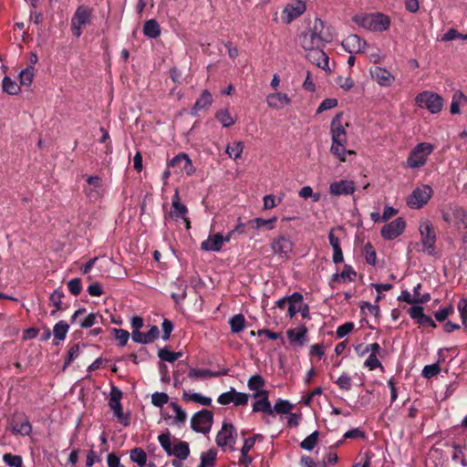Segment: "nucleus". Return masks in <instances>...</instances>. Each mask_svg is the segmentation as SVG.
I'll return each instance as SVG.
<instances>
[{
	"mask_svg": "<svg viewBox=\"0 0 467 467\" xmlns=\"http://www.w3.org/2000/svg\"><path fill=\"white\" fill-rule=\"evenodd\" d=\"M324 26L325 24L320 18H315L312 26L300 36L299 43L304 51L323 46V38L321 35Z\"/></svg>",
	"mask_w": 467,
	"mask_h": 467,
	"instance_id": "7ed1b4c3",
	"label": "nucleus"
},
{
	"mask_svg": "<svg viewBox=\"0 0 467 467\" xmlns=\"http://www.w3.org/2000/svg\"><path fill=\"white\" fill-rule=\"evenodd\" d=\"M249 400V395L244 392H238L234 388H231L228 391L219 395L217 402L221 405H229L233 403L234 406L246 405Z\"/></svg>",
	"mask_w": 467,
	"mask_h": 467,
	"instance_id": "a211bd4d",
	"label": "nucleus"
},
{
	"mask_svg": "<svg viewBox=\"0 0 467 467\" xmlns=\"http://www.w3.org/2000/svg\"><path fill=\"white\" fill-rule=\"evenodd\" d=\"M237 432L231 423H223L216 435V443L219 447L233 448L235 443Z\"/></svg>",
	"mask_w": 467,
	"mask_h": 467,
	"instance_id": "aec40b11",
	"label": "nucleus"
},
{
	"mask_svg": "<svg viewBox=\"0 0 467 467\" xmlns=\"http://www.w3.org/2000/svg\"><path fill=\"white\" fill-rule=\"evenodd\" d=\"M306 58L319 68L330 73L329 57L322 49V47L305 50Z\"/></svg>",
	"mask_w": 467,
	"mask_h": 467,
	"instance_id": "4468645a",
	"label": "nucleus"
},
{
	"mask_svg": "<svg viewBox=\"0 0 467 467\" xmlns=\"http://www.w3.org/2000/svg\"><path fill=\"white\" fill-rule=\"evenodd\" d=\"M182 398L184 400L192 401L203 406H210L212 404L211 398L197 392H184Z\"/></svg>",
	"mask_w": 467,
	"mask_h": 467,
	"instance_id": "4c0bfd02",
	"label": "nucleus"
},
{
	"mask_svg": "<svg viewBox=\"0 0 467 467\" xmlns=\"http://www.w3.org/2000/svg\"><path fill=\"white\" fill-rule=\"evenodd\" d=\"M168 455H172L181 461L186 460L190 455L189 444L182 441L174 443Z\"/></svg>",
	"mask_w": 467,
	"mask_h": 467,
	"instance_id": "2f4dec72",
	"label": "nucleus"
},
{
	"mask_svg": "<svg viewBox=\"0 0 467 467\" xmlns=\"http://www.w3.org/2000/svg\"><path fill=\"white\" fill-rule=\"evenodd\" d=\"M294 405L287 400L278 399L275 406L272 408L274 412H277L280 414H288L293 410Z\"/></svg>",
	"mask_w": 467,
	"mask_h": 467,
	"instance_id": "3c124183",
	"label": "nucleus"
},
{
	"mask_svg": "<svg viewBox=\"0 0 467 467\" xmlns=\"http://www.w3.org/2000/svg\"><path fill=\"white\" fill-rule=\"evenodd\" d=\"M353 22L359 27L371 32H384L390 26V18L382 13L358 14L353 16Z\"/></svg>",
	"mask_w": 467,
	"mask_h": 467,
	"instance_id": "f03ea898",
	"label": "nucleus"
},
{
	"mask_svg": "<svg viewBox=\"0 0 467 467\" xmlns=\"http://www.w3.org/2000/svg\"><path fill=\"white\" fill-rule=\"evenodd\" d=\"M88 187L85 189L89 198L98 197L101 189V180L99 176H88L87 178Z\"/></svg>",
	"mask_w": 467,
	"mask_h": 467,
	"instance_id": "473e14b6",
	"label": "nucleus"
},
{
	"mask_svg": "<svg viewBox=\"0 0 467 467\" xmlns=\"http://www.w3.org/2000/svg\"><path fill=\"white\" fill-rule=\"evenodd\" d=\"M213 416L207 410L194 413L191 419L192 429L200 433H207L212 429Z\"/></svg>",
	"mask_w": 467,
	"mask_h": 467,
	"instance_id": "1a4fd4ad",
	"label": "nucleus"
},
{
	"mask_svg": "<svg viewBox=\"0 0 467 467\" xmlns=\"http://www.w3.org/2000/svg\"><path fill=\"white\" fill-rule=\"evenodd\" d=\"M64 297V294L60 289H56L52 292L49 296L50 305L54 306V310L51 311V315H54L57 311L61 309L62 299Z\"/></svg>",
	"mask_w": 467,
	"mask_h": 467,
	"instance_id": "de8ad7c7",
	"label": "nucleus"
},
{
	"mask_svg": "<svg viewBox=\"0 0 467 467\" xmlns=\"http://www.w3.org/2000/svg\"><path fill=\"white\" fill-rule=\"evenodd\" d=\"M169 401V396L165 392H154L151 394V403L155 407L162 408Z\"/></svg>",
	"mask_w": 467,
	"mask_h": 467,
	"instance_id": "13d9d810",
	"label": "nucleus"
},
{
	"mask_svg": "<svg viewBox=\"0 0 467 467\" xmlns=\"http://www.w3.org/2000/svg\"><path fill=\"white\" fill-rule=\"evenodd\" d=\"M458 310L462 325L467 327V299H461L458 303Z\"/></svg>",
	"mask_w": 467,
	"mask_h": 467,
	"instance_id": "338daca9",
	"label": "nucleus"
},
{
	"mask_svg": "<svg viewBox=\"0 0 467 467\" xmlns=\"http://www.w3.org/2000/svg\"><path fill=\"white\" fill-rule=\"evenodd\" d=\"M69 330V326L65 321H59L53 327V335L58 341H63Z\"/></svg>",
	"mask_w": 467,
	"mask_h": 467,
	"instance_id": "a19ab883",
	"label": "nucleus"
},
{
	"mask_svg": "<svg viewBox=\"0 0 467 467\" xmlns=\"http://www.w3.org/2000/svg\"><path fill=\"white\" fill-rule=\"evenodd\" d=\"M158 441L161 444V446L163 448V450L169 454L171 450L172 449L173 444L171 441V435L169 432L162 433L158 436Z\"/></svg>",
	"mask_w": 467,
	"mask_h": 467,
	"instance_id": "69168bd1",
	"label": "nucleus"
},
{
	"mask_svg": "<svg viewBox=\"0 0 467 467\" xmlns=\"http://www.w3.org/2000/svg\"><path fill=\"white\" fill-rule=\"evenodd\" d=\"M290 345L294 348H301L307 342V328L305 325H299L286 331Z\"/></svg>",
	"mask_w": 467,
	"mask_h": 467,
	"instance_id": "5701e85b",
	"label": "nucleus"
},
{
	"mask_svg": "<svg viewBox=\"0 0 467 467\" xmlns=\"http://www.w3.org/2000/svg\"><path fill=\"white\" fill-rule=\"evenodd\" d=\"M462 101H467V97L461 91H456L451 99V113L457 114L460 112V107L462 105Z\"/></svg>",
	"mask_w": 467,
	"mask_h": 467,
	"instance_id": "49530a36",
	"label": "nucleus"
},
{
	"mask_svg": "<svg viewBox=\"0 0 467 467\" xmlns=\"http://www.w3.org/2000/svg\"><path fill=\"white\" fill-rule=\"evenodd\" d=\"M248 389L252 391L259 392L263 391V387L265 386V379L259 374H254L251 376L247 381Z\"/></svg>",
	"mask_w": 467,
	"mask_h": 467,
	"instance_id": "37998d69",
	"label": "nucleus"
},
{
	"mask_svg": "<svg viewBox=\"0 0 467 467\" xmlns=\"http://www.w3.org/2000/svg\"><path fill=\"white\" fill-rule=\"evenodd\" d=\"M169 406L174 413L173 416H170L164 412H161V418L163 420L172 419V421H171L172 424H175L178 426L183 425L187 420L186 411L179 404H177L175 402H171Z\"/></svg>",
	"mask_w": 467,
	"mask_h": 467,
	"instance_id": "c85d7f7f",
	"label": "nucleus"
},
{
	"mask_svg": "<svg viewBox=\"0 0 467 467\" xmlns=\"http://www.w3.org/2000/svg\"><path fill=\"white\" fill-rule=\"evenodd\" d=\"M11 431L15 434H20L23 436H27L30 434L32 431V427L30 422L27 420H25L21 422H16L12 425Z\"/></svg>",
	"mask_w": 467,
	"mask_h": 467,
	"instance_id": "c03bdc74",
	"label": "nucleus"
},
{
	"mask_svg": "<svg viewBox=\"0 0 467 467\" xmlns=\"http://www.w3.org/2000/svg\"><path fill=\"white\" fill-rule=\"evenodd\" d=\"M4 462L10 467H24L23 459L19 455H13L11 453H5L3 455Z\"/></svg>",
	"mask_w": 467,
	"mask_h": 467,
	"instance_id": "4d7b16f0",
	"label": "nucleus"
},
{
	"mask_svg": "<svg viewBox=\"0 0 467 467\" xmlns=\"http://www.w3.org/2000/svg\"><path fill=\"white\" fill-rule=\"evenodd\" d=\"M406 228V221L398 218L387 224H385L380 231L381 236L385 240H393L400 235Z\"/></svg>",
	"mask_w": 467,
	"mask_h": 467,
	"instance_id": "412c9836",
	"label": "nucleus"
},
{
	"mask_svg": "<svg viewBox=\"0 0 467 467\" xmlns=\"http://www.w3.org/2000/svg\"><path fill=\"white\" fill-rule=\"evenodd\" d=\"M213 104V97L209 90L203 89L200 97L195 101L192 108L191 113L193 116H197L200 111L207 109Z\"/></svg>",
	"mask_w": 467,
	"mask_h": 467,
	"instance_id": "c756f323",
	"label": "nucleus"
},
{
	"mask_svg": "<svg viewBox=\"0 0 467 467\" xmlns=\"http://www.w3.org/2000/svg\"><path fill=\"white\" fill-rule=\"evenodd\" d=\"M35 76V67H27L19 73L20 85L29 87L33 82Z\"/></svg>",
	"mask_w": 467,
	"mask_h": 467,
	"instance_id": "a18cd8bd",
	"label": "nucleus"
},
{
	"mask_svg": "<svg viewBox=\"0 0 467 467\" xmlns=\"http://www.w3.org/2000/svg\"><path fill=\"white\" fill-rule=\"evenodd\" d=\"M218 375V372L207 368H191L188 373V377L192 380H205Z\"/></svg>",
	"mask_w": 467,
	"mask_h": 467,
	"instance_id": "72a5a7b5",
	"label": "nucleus"
},
{
	"mask_svg": "<svg viewBox=\"0 0 467 467\" xmlns=\"http://www.w3.org/2000/svg\"><path fill=\"white\" fill-rule=\"evenodd\" d=\"M188 209L185 204L181 201L179 191L176 189L171 199V208L169 213L165 216V220H182L185 223L186 229H190L191 222L187 217Z\"/></svg>",
	"mask_w": 467,
	"mask_h": 467,
	"instance_id": "39448f33",
	"label": "nucleus"
},
{
	"mask_svg": "<svg viewBox=\"0 0 467 467\" xmlns=\"http://www.w3.org/2000/svg\"><path fill=\"white\" fill-rule=\"evenodd\" d=\"M356 277V272L349 265H345L343 271L340 274L335 275V279L345 283L354 280Z\"/></svg>",
	"mask_w": 467,
	"mask_h": 467,
	"instance_id": "864d4df0",
	"label": "nucleus"
},
{
	"mask_svg": "<svg viewBox=\"0 0 467 467\" xmlns=\"http://www.w3.org/2000/svg\"><path fill=\"white\" fill-rule=\"evenodd\" d=\"M335 383L338 386V388L342 390L348 391L351 389V378L350 376L343 372L337 379L335 381Z\"/></svg>",
	"mask_w": 467,
	"mask_h": 467,
	"instance_id": "bf43d9fd",
	"label": "nucleus"
},
{
	"mask_svg": "<svg viewBox=\"0 0 467 467\" xmlns=\"http://www.w3.org/2000/svg\"><path fill=\"white\" fill-rule=\"evenodd\" d=\"M410 318L415 319L417 323L423 327H436V324L431 317L423 314V308L419 305L410 306Z\"/></svg>",
	"mask_w": 467,
	"mask_h": 467,
	"instance_id": "cd10ccee",
	"label": "nucleus"
},
{
	"mask_svg": "<svg viewBox=\"0 0 467 467\" xmlns=\"http://www.w3.org/2000/svg\"><path fill=\"white\" fill-rule=\"evenodd\" d=\"M255 442L254 438H249L244 440L243 448L241 450L240 462L248 465L252 462V459L248 456L250 450L254 447Z\"/></svg>",
	"mask_w": 467,
	"mask_h": 467,
	"instance_id": "ea45409f",
	"label": "nucleus"
},
{
	"mask_svg": "<svg viewBox=\"0 0 467 467\" xmlns=\"http://www.w3.org/2000/svg\"><path fill=\"white\" fill-rule=\"evenodd\" d=\"M368 73L370 78L380 87L389 88L395 82V76L383 67H372Z\"/></svg>",
	"mask_w": 467,
	"mask_h": 467,
	"instance_id": "2eb2a0df",
	"label": "nucleus"
},
{
	"mask_svg": "<svg viewBox=\"0 0 467 467\" xmlns=\"http://www.w3.org/2000/svg\"><path fill=\"white\" fill-rule=\"evenodd\" d=\"M215 119L223 128H230L234 125L235 119L232 116L228 109H221L216 111Z\"/></svg>",
	"mask_w": 467,
	"mask_h": 467,
	"instance_id": "f704fd0d",
	"label": "nucleus"
},
{
	"mask_svg": "<svg viewBox=\"0 0 467 467\" xmlns=\"http://www.w3.org/2000/svg\"><path fill=\"white\" fill-rule=\"evenodd\" d=\"M244 148V145L242 141H234L226 146L225 152L231 159L237 160L242 157Z\"/></svg>",
	"mask_w": 467,
	"mask_h": 467,
	"instance_id": "58836bf2",
	"label": "nucleus"
},
{
	"mask_svg": "<svg viewBox=\"0 0 467 467\" xmlns=\"http://www.w3.org/2000/svg\"><path fill=\"white\" fill-rule=\"evenodd\" d=\"M356 190L355 182L351 180H340L329 184L328 191L333 196L352 194Z\"/></svg>",
	"mask_w": 467,
	"mask_h": 467,
	"instance_id": "b1692460",
	"label": "nucleus"
},
{
	"mask_svg": "<svg viewBox=\"0 0 467 467\" xmlns=\"http://www.w3.org/2000/svg\"><path fill=\"white\" fill-rule=\"evenodd\" d=\"M130 460L142 467L147 462V454L141 448H135L130 451Z\"/></svg>",
	"mask_w": 467,
	"mask_h": 467,
	"instance_id": "09e8293b",
	"label": "nucleus"
},
{
	"mask_svg": "<svg viewBox=\"0 0 467 467\" xmlns=\"http://www.w3.org/2000/svg\"><path fill=\"white\" fill-rule=\"evenodd\" d=\"M319 432L317 431H313L307 437H306L300 443V447L307 451H311L317 444Z\"/></svg>",
	"mask_w": 467,
	"mask_h": 467,
	"instance_id": "79ce46f5",
	"label": "nucleus"
},
{
	"mask_svg": "<svg viewBox=\"0 0 467 467\" xmlns=\"http://www.w3.org/2000/svg\"><path fill=\"white\" fill-rule=\"evenodd\" d=\"M90 12L85 6L77 8L71 19V30L76 37H79L82 34V28L89 22Z\"/></svg>",
	"mask_w": 467,
	"mask_h": 467,
	"instance_id": "dca6fc26",
	"label": "nucleus"
},
{
	"mask_svg": "<svg viewBox=\"0 0 467 467\" xmlns=\"http://www.w3.org/2000/svg\"><path fill=\"white\" fill-rule=\"evenodd\" d=\"M229 324L233 333H239L244 328V317L241 314L234 315L231 317Z\"/></svg>",
	"mask_w": 467,
	"mask_h": 467,
	"instance_id": "8fccbe9b",
	"label": "nucleus"
},
{
	"mask_svg": "<svg viewBox=\"0 0 467 467\" xmlns=\"http://www.w3.org/2000/svg\"><path fill=\"white\" fill-rule=\"evenodd\" d=\"M122 397V392L113 388L110 391V398L109 400V406L114 413V416L118 419V420L123 424L124 426H128L130 423L129 416L124 414L122 410V405L120 402Z\"/></svg>",
	"mask_w": 467,
	"mask_h": 467,
	"instance_id": "f8f14e48",
	"label": "nucleus"
},
{
	"mask_svg": "<svg viewBox=\"0 0 467 467\" xmlns=\"http://www.w3.org/2000/svg\"><path fill=\"white\" fill-rule=\"evenodd\" d=\"M432 151L433 146L431 143H419L410 152V168H419L423 166Z\"/></svg>",
	"mask_w": 467,
	"mask_h": 467,
	"instance_id": "9b49d317",
	"label": "nucleus"
},
{
	"mask_svg": "<svg viewBox=\"0 0 467 467\" xmlns=\"http://www.w3.org/2000/svg\"><path fill=\"white\" fill-rule=\"evenodd\" d=\"M303 296L295 292L288 296H283L279 298L275 303V307L279 309H284L287 306V317L289 318H293L299 311V307L302 306Z\"/></svg>",
	"mask_w": 467,
	"mask_h": 467,
	"instance_id": "0eeeda50",
	"label": "nucleus"
},
{
	"mask_svg": "<svg viewBox=\"0 0 467 467\" xmlns=\"http://www.w3.org/2000/svg\"><path fill=\"white\" fill-rule=\"evenodd\" d=\"M267 106L275 110H281L292 105V98L285 92L275 91L265 97Z\"/></svg>",
	"mask_w": 467,
	"mask_h": 467,
	"instance_id": "f3484780",
	"label": "nucleus"
},
{
	"mask_svg": "<svg viewBox=\"0 0 467 467\" xmlns=\"http://www.w3.org/2000/svg\"><path fill=\"white\" fill-rule=\"evenodd\" d=\"M295 244L291 238L280 234L271 242V249L275 255L281 259H288L293 252Z\"/></svg>",
	"mask_w": 467,
	"mask_h": 467,
	"instance_id": "6e6552de",
	"label": "nucleus"
},
{
	"mask_svg": "<svg viewBox=\"0 0 467 467\" xmlns=\"http://www.w3.org/2000/svg\"><path fill=\"white\" fill-rule=\"evenodd\" d=\"M223 234H210L205 240L201 243V249L204 252H221L223 245Z\"/></svg>",
	"mask_w": 467,
	"mask_h": 467,
	"instance_id": "393cba45",
	"label": "nucleus"
},
{
	"mask_svg": "<svg viewBox=\"0 0 467 467\" xmlns=\"http://www.w3.org/2000/svg\"><path fill=\"white\" fill-rule=\"evenodd\" d=\"M182 356V352H173V351H171L167 348H161L158 351V357L161 359H162L164 361H168V362H173V361L177 360L179 358H181Z\"/></svg>",
	"mask_w": 467,
	"mask_h": 467,
	"instance_id": "6e6d98bb",
	"label": "nucleus"
},
{
	"mask_svg": "<svg viewBox=\"0 0 467 467\" xmlns=\"http://www.w3.org/2000/svg\"><path fill=\"white\" fill-rule=\"evenodd\" d=\"M2 89L5 93L11 96L18 95L21 92L19 84L7 76L2 79Z\"/></svg>",
	"mask_w": 467,
	"mask_h": 467,
	"instance_id": "c9c22d12",
	"label": "nucleus"
},
{
	"mask_svg": "<svg viewBox=\"0 0 467 467\" xmlns=\"http://www.w3.org/2000/svg\"><path fill=\"white\" fill-rule=\"evenodd\" d=\"M336 82L340 87V88H342L344 91H349L355 86V82H354L353 78L349 76H348V77L339 76L337 78Z\"/></svg>",
	"mask_w": 467,
	"mask_h": 467,
	"instance_id": "680f3d73",
	"label": "nucleus"
},
{
	"mask_svg": "<svg viewBox=\"0 0 467 467\" xmlns=\"http://www.w3.org/2000/svg\"><path fill=\"white\" fill-rule=\"evenodd\" d=\"M337 104H338V101L335 98L325 99L318 106V108L317 109V113L319 114L325 110L334 109L337 106Z\"/></svg>",
	"mask_w": 467,
	"mask_h": 467,
	"instance_id": "e2e57ef3",
	"label": "nucleus"
},
{
	"mask_svg": "<svg viewBox=\"0 0 467 467\" xmlns=\"http://www.w3.org/2000/svg\"><path fill=\"white\" fill-rule=\"evenodd\" d=\"M348 121L344 119L342 112L337 113L330 122L329 133L331 137L330 152L341 162L347 161L348 155H356V151L347 149Z\"/></svg>",
	"mask_w": 467,
	"mask_h": 467,
	"instance_id": "f257e3e1",
	"label": "nucleus"
},
{
	"mask_svg": "<svg viewBox=\"0 0 467 467\" xmlns=\"http://www.w3.org/2000/svg\"><path fill=\"white\" fill-rule=\"evenodd\" d=\"M365 258L368 264L374 265L377 261V254L373 246L368 243L364 246Z\"/></svg>",
	"mask_w": 467,
	"mask_h": 467,
	"instance_id": "0e129e2a",
	"label": "nucleus"
},
{
	"mask_svg": "<svg viewBox=\"0 0 467 467\" xmlns=\"http://www.w3.org/2000/svg\"><path fill=\"white\" fill-rule=\"evenodd\" d=\"M216 451L211 449L201 455V463L199 466L202 467H213L214 461L216 459Z\"/></svg>",
	"mask_w": 467,
	"mask_h": 467,
	"instance_id": "5fc2aeb1",
	"label": "nucleus"
},
{
	"mask_svg": "<svg viewBox=\"0 0 467 467\" xmlns=\"http://www.w3.org/2000/svg\"><path fill=\"white\" fill-rule=\"evenodd\" d=\"M168 167H173L175 173L186 174L188 176L195 172V168L191 159L185 153H180L170 160Z\"/></svg>",
	"mask_w": 467,
	"mask_h": 467,
	"instance_id": "ddd939ff",
	"label": "nucleus"
},
{
	"mask_svg": "<svg viewBox=\"0 0 467 467\" xmlns=\"http://www.w3.org/2000/svg\"><path fill=\"white\" fill-rule=\"evenodd\" d=\"M306 3L302 0H296L293 3L287 4L282 11V20L285 24H290L302 16L306 12Z\"/></svg>",
	"mask_w": 467,
	"mask_h": 467,
	"instance_id": "6ab92c4d",
	"label": "nucleus"
},
{
	"mask_svg": "<svg viewBox=\"0 0 467 467\" xmlns=\"http://www.w3.org/2000/svg\"><path fill=\"white\" fill-rule=\"evenodd\" d=\"M253 397L257 399V400L253 404V411H262L269 415L274 413V410L272 409L271 402L268 399L267 390L255 392L253 394Z\"/></svg>",
	"mask_w": 467,
	"mask_h": 467,
	"instance_id": "a878e982",
	"label": "nucleus"
},
{
	"mask_svg": "<svg viewBox=\"0 0 467 467\" xmlns=\"http://www.w3.org/2000/svg\"><path fill=\"white\" fill-rule=\"evenodd\" d=\"M433 195L432 188L428 184L417 186L410 192V208L420 209L424 207Z\"/></svg>",
	"mask_w": 467,
	"mask_h": 467,
	"instance_id": "9d476101",
	"label": "nucleus"
},
{
	"mask_svg": "<svg viewBox=\"0 0 467 467\" xmlns=\"http://www.w3.org/2000/svg\"><path fill=\"white\" fill-rule=\"evenodd\" d=\"M419 232L420 234L422 250L428 254L433 255L435 254L437 236L431 223L427 219L421 220L419 225Z\"/></svg>",
	"mask_w": 467,
	"mask_h": 467,
	"instance_id": "20e7f679",
	"label": "nucleus"
},
{
	"mask_svg": "<svg viewBox=\"0 0 467 467\" xmlns=\"http://www.w3.org/2000/svg\"><path fill=\"white\" fill-rule=\"evenodd\" d=\"M277 221L276 217H272L269 219H264L261 217L254 218L251 221H249L248 224L251 226L252 229L255 231H259L263 228H265L267 230H273L275 228V224Z\"/></svg>",
	"mask_w": 467,
	"mask_h": 467,
	"instance_id": "7c9ffc66",
	"label": "nucleus"
},
{
	"mask_svg": "<svg viewBox=\"0 0 467 467\" xmlns=\"http://www.w3.org/2000/svg\"><path fill=\"white\" fill-rule=\"evenodd\" d=\"M341 46L349 54L364 53L368 43L358 35L352 34L342 41Z\"/></svg>",
	"mask_w": 467,
	"mask_h": 467,
	"instance_id": "4be33fe9",
	"label": "nucleus"
},
{
	"mask_svg": "<svg viewBox=\"0 0 467 467\" xmlns=\"http://www.w3.org/2000/svg\"><path fill=\"white\" fill-rule=\"evenodd\" d=\"M440 372V366L438 364L427 365L422 369V376L426 379H431Z\"/></svg>",
	"mask_w": 467,
	"mask_h": 467,
	"instance_id": "774afa93",
	"label": "nucleus"
},
{
	"mask_svg": "<svg viewBox=\"0 0 467 467\" xmlns=\"http://www.w3.org/2000/svg\"><path fill=\"white\" fill-rule=\"evenodd\" d=\"M78 318H79L78 324H79L80 327L89 328L93 325L96 324L97 318H98V314H96V313L86 314L85 308H78L72 315L71 322L73 323V322L77 321Z\"/></svg>",
	"mask_w": 467,
	"mask_h": 467,
	"instance_id": "bb28decb",
	"label": "nucleus"
},
{
	"mask_svg": "<svg viewBox=\"0 0 467 467\" xmlns=\"http://www.w3.org/2000/svg\"><path fill=\"white\" fill-rule=\"evenodd\" d=\"M143 33L150 38H157L161 35V27L155 19H150L145 22Z\"/></svg>",
	"mask_w": 467,
	"mask_h": 467,
	"instance_id": "e433bc0d",
	"label": "nucleus"
},
{
	"mask_svg": "<svg viewBox=\"0 0 467 467\" xmlns=\"http://www.w3.org/2000/svg\"><path fill=\"white\" fill-rule=\"evenodd\" d=\"M421 288V285L419 284L413 288V298H410V305H419L423 304L431 299V296L429 293H424L423 295H420V290Z\"/></svg>",
	"mask_w": 467,
	"mask_h": 467,
	"instance_id": "603ef678",
	"label": "nucleus"
},
{
	"mask_svg": "<svg viewBox=\"0 0 467 467\" xmlns=\"http://www.w3.org/2000/svg\"><path fill=\"white\" fill-rule=\"evenodd\" d=\"M112 333L114 334V337L119 341V345L120 347H124L127 345L130 339V333L127 330L120 328H113Z\"/></svg>",
	"mask_w": 467,
	"mask_h": 467,
	"instance_id": "052dcab7",
	"label": "nucleus"
},
{
	"mask_svg": "<svg viewBox=\"0 0 467 467\" xmlns=\"http://www.w3.org/2000/svg\"><path fill=\"white\" fill-rule=\"evenodd\" d=\"M415 100L420 108L426 109L432 114L440 112L443 107L442 98L431 91L421 92Z\"/></svg>",
	"mask_w": 467,
	"mask_h": 467,
	"instance_id": "423d86ee",
	"label": "nucleus"
}]
</instances>
